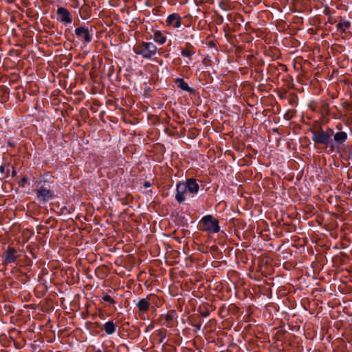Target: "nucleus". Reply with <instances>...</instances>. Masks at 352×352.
I'll list each match as a JSON object with an SVG mask.
<instances>
[{
  "instance_id": "1",
  "label": "nucleus",
  "mask_w": 352,
  "mask_h": 352,
  "mask_svg": "<svg viewBox=\"0 0 352 352\" xmlns=\"http://www.w3.org/2000/svg\"><path fill=\"white\" fill-rule=\"evenodd\" d=\"M200 188L199 181L193 177L186 178L176 184L175 199L179 204H184L190 199L195 197Z\"/></svg>"
},
{
  "instance_id": "2",
  "label": "nucleus",
  "mask_w": 352,
  "mask_h": 352,
  "mask_svg": "<svg viewBox=\"0 0 352 352\" xmlns=\"http://www.w3.org/2000/svg\"><path fill=\"white\" fill-rule=\"evenodd\" d=\"M311 140L316 144L323 145L326 148H329L331 152V138L333 135V129L327 127L324 130L321 126L317 129H311Z\"/></svg>"
},
{
  "instance_id": "3",
  "label": "nucleus",
  "mask_w": 352,
  "mask_h": 352,
  "mask_svg": "<svg viewBox=\"0 0 352 352\" xmlns=\"http://www.w3.org/2000/svg\"><path fill=\"white\" fill-rule=\"evenodd\" d=\"M260 222L263 228H261V226L258 225L256 232L259 234H262L263 231H267L269 232V234L272 232L274 235H279L283 234L284 230L286 232H292L294 230L293 226L289 223H285V221H271L272 230L270 229L267 221Z\"/></svg>"
},
{
  "instance_id": "4",
  "label": "nucleus",
  "mask_w": 352,
  "mask_h": 352,
  "mask_svg": "<svg viewBox=\"0 0 352 352\" xmlns=\"http://www.w3.org/2000/svg\"><path fill=\"white\" fill-rule=\"evenodd\" d=\"M342 124H338L336 125V129L338 130L335 132L333 129V135L331 138V153H336L338 154H341L342 149V146L344 145V143L346 142L348 139V134L346 132L341 131Z\"/></svg>"
},
{
  "instance_id": "5",
  "label": "nucleus",
  "mask_w": 352,
  "mask_h": 352,
  "mask_svg": "<svg viewBox=\"0 0 352 352\" xmlns=\"http://www.w3.org/2000/svg\"><path fill=\"white\" fill-rule=\"evenodd\" d=\"M135 54L141 55L143 58L149 59L155 55L157 47L152 42H142L134 49Z\"/></svg>"
},
{
  "instance_id": "6",
  "label": "nucleus",
  "mask_w": 352,
  "mask_h": 352,
  "mask_svg": "<svg viewBox=\"0 0 352 352\" xmlns=\"http://www.w3.org/2000/svg\"><path fill=\"white\" fill-rule=\"evenodd\" d=\"M320 226V230H318V232L326 235L325 232H328L329 235L336 239L338 237L337 229L338 224L337 221H316Z\"/></svg>"
},
{
  "instance_id": "7",
  "label": "nucleus",
  "mask_w": 352,
  "mask_h": 352,
  "mask_svg": "<svg viewBox=\"0 0 352 352\" xmlns=\"http://www.w3.org/2000/svg\"><path fill=\"white\" fill-rule=\"evenodd\" d=\"M219 221H199L197 228L199 230L206 232L208 234H215L221 232ZM221 232H223L221 230Z\"/></svg>"
},
{
  "instance_id": "8",
  "label": "nucleus",
  "mask_w": 352,
  "mask_h": 352,
  "mask_svg": "<svg viewBox=\"0 0 352 352\" xmlns=\"http://www.w3.org/2000/svg\"><path fill=\"white\" fill-rule=\"evenodd\" d=\"M36 197L42 202H47L54 198V191L43 184L36 190Z\"/></svg>"
},
{
  "instance_id": "9",
  "label": "nucleus",
  "mask_w": 352,
  "mask_h": 352,
  "mask_svg": "<svg viewBox=\"0 0 352 352\" xmlns=\"http://www.w3.org/2000/svg\"><path fill=\"white\" fill-rule=\"evenodd\" d=\"M57 18L56 20L60 23L63 24L65 27L71 25L73 19L70 12L65 8L58 7L56 10Z\"/></svg>"
},
{
  "instance_id": "10",
  "label": "nucleus",
  "mask_w": 352,
  "mask_h": 352,
  "mask_svg": "<svg viewBox=\"0 0 352 352\" xmlns=\"http://www.w3.org/2000/svg\"><path fill=\"white\" fill-rule=\"evenodd\" d=\"M19 256V254H18L17 250L14 248L9 245L3 253V264L8 265L14 263Z\"/></svg>"
},
{
  "instance_id": "11",
  "label": "nucleus",
  "mask_w": 352,
  "mask_h": 352,
  "mask_svg": "<svg viewBox=\"0 0 352 352\" xmlns=\"http://www.w3.org/2000/svg\"><path fill=\"white\" fill-rule=\"evenodd\" d=\"M166 25L175 29L179 28L182 25V17L177 13L169 14L167 16Z\"/></svg>"
},
{
  "instance_id": "12",
  "label": "nucleus",
  "mask_w": 352,
  "mask_h": 352,
  "mask_svg": "<svg viewBox=\"0 0 352 352\" xmlns=\"http://www.w3.org/2000/svg\"><path fill=\"white\" fill-rule=\"evenodd\" d=\"M75 34L78 38H82L87 43H89L92 40V36L87 28L79 27L75 29Z\"/></svg>"
},
{
  "instance_id": "13",
  "label": "nucleus",
  "mask_w": 352,
  "mask_h": 352,
  "mask_svg": "<svg viewBox=\"0 0 352 352\" xmlns=\"http://www.w3.org/2000/svg\"><path fill=\"white\" fill-rule=\"evenodd\" d=\"M175 83L177 87L183 91H185L190 94H195V89L190 87L184 81L183 78H177L175 79Z\"/></svg>"
},
{
  "instance_id": "14",
  "label": "nucleus",
  "mask_w": 352,
  "mask_h": 352,
  "mask_svg": "<svg viewBox=\"0 0 352 352\" xmlns=\"http://www.w3.org/2000/svg\"><path fill=\"white\" fill-rule=\"evenodd\" d=\"M193 49V46L190 43H187L186 44L185 48L182 50L181 55L184 57H186L188 58L189 59H191L192 55L195 54Z\"/></svg>"
},
{
  "instance_id": "15",
  "label": "nucleus",
  "mask_w": 352,
  "mask_h": 352,
  "mask_svg": "<svg viewBox=\"0 0 352 352\" xmlns=\"http://www.w3.org/2000/svg\"><path fill=\"white\" fill-rule=\"evenodd\" d=\"M152 31L153 32L152 38L156 43L162 45L166 42V36L164 35L160 31L154 30H152Z\"/></svg>"
},
{
  "instance_id": "16",
  "label": "nucleus",
  "mask_w": 352,
  "mask_h": 352,
  "mask_svg": "<svg viewBox=\"0 0 352 352\" xmlns=\"http://www.w3.org/2000/svg\"><path fill=\"white\" fill-rule=\"evenodd\" d=\"M103 330L108 335H111L116 332V325L112 320H109L103 324Z\"/></svg>"
},
{
  "instance_id": "17",
  "label": "nucleus",
  "mask_w": 352,
  "mask_h": 352,
  "mask_svg": "<svg viewBox=\"0 0 352 352\" xmlns=\"http://www.w3.org/2000/svg\"><path fill=\"white\" fill-rule=\"evenodd\" d=\"M136 306L140 311L144 313L149 309L150 303L146 299L142 298L136 303Z\"/></svg>"
},
{
  "instance_id": "18",
  "label": "nucleus",
  "mask_w": 352,
  "mask_h": 352,
  "mask_svg": "<svg viewBox=\"0 0 352 352\" xmlns=\"http://www.w3.org/2000/svg\"><path fill=\"white\" fill-rule=\"evenodd\" d=\"M21 235L20 238L21 239V242L23 243H26L31 238L34 232L30 229L24 228L21 231Z\"/></svg>"
},
{
  "instance_id": "19",
  "label": "nucleus",
  "mask_w": 352,
  "mask_h": 352,
  "mask_svg": "<svg viewBox=\"0 0 352 352\" xmlns=\"http://www.w3.org/2000/svg\"><path fill=\"white\" fill-rule=\"evenodd\" d=\"M351 27L350 21H345L344 22L338 23L336 25L337 31L340 33L345 32L347 30H349Z\"/></svg>"
},
{
  "instance_id": "20",
  "label": "nucleus",
  "mask_w": 352,
  "mask_h": 352,
  "mask_svg": "<svg viewBox=\"0 0 352 352\" xmlns=\"http://www.w3.org/2000/svg\"><path fill=\"white\" fill-rule=\"evenodd\" d=\"M177 317V313L175 310H171L168 312L165 316V320L168 322H171Z\"/></svg>"
},
{
  "instance_id": "21",
  "label": "nucleus",
  "mask_w": 352,
  "mask_h": 352,
  "mask_svg": "<svg viewBox=\"0 0 352 352\" xmlns=\"http://www.w3.org/2000/svg\"><path fill=\"white\" fill-rule=\"evenodd\" d=\"M167 331L164 329H162L157 331V335L160 336L159 343H162L164 340L166 338Z\"/></svg>"
},
{
  "instance_id": "22",
  "label": "nucleus",
  "mask_w": 352,
  "mask_h": 352,
  "mask_svg": "<svg viewBox=\"0 0 352 352\" xmlns=\"http://www.w3.org/2000/svg\"><path fill=\"white\" fill-rule=\"evenodd\" d=\"M80 226H78V228L79 230H84L87 233H89L91 232L92 226H88L86 223H83L82 221H80Z\"/></svg>"
},
{
  "instance_id": "23",
  "label": "nucleus",
  "mask_w": 352,
  "mask_h": 352,
  "mask_svg": "<svg viewBox=\"0 0 352 352\" xmlns=\"http://www.w3.org/2000/svg\"><path fill=\"white\" fill-rule=\"evenodd\" d=\"M133 196L131 194H126L125 197V199H124L122 197L120 198V200L121 201L122 204L123 205L128 204L129 202L133 201Z\"/></svg>"
},
{
  "instance_id": "24",
  "label": "nucleus",
  "mask_w": 352,
  "mask_h": 352,
  "mask_svg": "<svg viewBox=\"0 0 352 352\" xmlns=\"http://www.w3.org/2000/svg\"><path fill=\"white\" fill-rule=\"evenodd\" d=\"M190 324L196 328L195 332L200 330L202 323L201 322H197L194 319H191Z\"/></svg>"
},
{
  "instance_id": "25",
  "label": "nucleus",
  "mask_w": 352,
  "mask_h": 352,
  "mask_svg": "<svg viewBox=\"0 0 352 352\" xmlns=\"http://www.w3.org/2000/svg\"><path fill=\"white\" fill-rule=\"evenodd\" d=\"M341 230L343 231L347 230L349 232H352V224L345 223L341 227Z\"/></svg>"
},
{
  "instance_id": "26",
  "label": "nucleus",
  "mask_w": 352,
  "mask_h": 352,
  "mask_svg": "<svg viewBox=\"0 0 352 352\" xmlns=\"http://www.w3.org/2000/svg\"><path fill=\"white\" fill-rule=\"evenodd\" d=\"M102 300L105 302H108L111 304H115L116 301L108 294H105L102 296Z\"/></svg>"
},
{
  "instance_id": "27",
  "label": "nucleus",
  "mask_w": 352,
  "mask_h": 352,
  "mask_svg": "<svg viewBox=\"0 0 352 352\" xmlns=\"http://www.w3.org/2000/svg\"><path fill=\"white\" fill-rule=\"evenodd\" d=\"M28 182V178L25 177H23L21 180L18 182V184L21 187H24L25 184Z\"/></svg>"
},
{
  "instance_id": "28",
  "label": "nucleus",
  "mask_w": 352,
  "mask_h": 352,
  "mask_svg": "<svg viewBox=\"0 0 352 352\" xmlns=\"http://www.w3.org/2000/svg\"><path fill=\"white\" fill-rule=\"evenodd\" d=\"M200 220H217L212 215L208 214L202 217Z\"/></svg>"
},
{
  "instance_id": "29",
  "label": "nucleus",
  "mask_w": 352,
  "mask_h": 352,
  "mask_svg": "<svg viewBox=\"0 0 352 352\" xmlns=\"http://www.w3.org/2000/svg\"><path fill=\"white\" fill-rule=\"evenodd\" d=\"M73 1L72 7L76 8L79 6V2L78 0H72Z\"/></svg>"
},
{
  "instance_id": "30",
  "label": "nucleus",
  "mask_w": 352,
  "mask_h": 352,
  "mask_svg": "<svg viewBox=\"0 0 352 352\" xmlns=\"http://www.w3.org/2000/svg\"><path fill=\"white\" fill-rule=\"evenodd\" d=\"M151 183L149 182V181H146L144 184H143V186L146 188H149L151 186Z\"/></svg>"
},
{
  "instance_id": "31",
  "label": "nucleus",
  "mask_w": 352,
  "mask_h": 352,
  "mask_svg": "<svg viewBox=\"0 0 352 352\" xmlns=\"http://www.w3.org/2000/svg\"><path fill=\"white\" fill-rule=\"evenodd\" d=\"M145 5H146L147 7H152V6H153V3H152L151 0H147V1H146V2H145Z\"/></svg>"
},
{
  "instance_id": "32",
  "label": "nucleus",
  "mask_w": 352,
  "mask_h": 352,
  "mask_svg": "<svg viewBox=\"0 0 352 352\" xmlns=\"http://www.w3.org/2000/svg\"><path fill=\"white\" fill-rule=\"evenodd\" d=\"M153 327H154V326H153L152 324H149V325L146 328V329H145V332H146H146H148L150 329H153Z\"/></svg>"
},
{
  "instance_id": "33",
  "label": "nucleus",
  "mask_w": 352,
  "mask_h": 352,
  "mask_svg": "<svg viewBox=\"0 0 352 352\" xmlns=\"http://www.w3.org/2000/svg\"><path fill=\"white\" fill-rule=\"evenodd\" d=\"M209 46L210 47H214L216 46V43H215V41H210L208 43Z\"/></svg>"
},
{
  "instance_id": "34",
  "label": "nucleus",
  "mask_w": 352,
  "mask_h": 352,
  "mask_svg": "<svg viewBox=\"0 0 352 352\" xmlns=\"http://www.w3.org/2000/svg\"><path fill=\"white\" fill-rule=\"evenodd\" d=\"M3 92L5 94H9V89L8 87H3Z\"/></svg>"
},
{
  "instance_id": "35",
  "label": "nucleus",
  "mask_w": 352,
  "mask_h": 352,
  "mask_svg": "<svg viewBox=\"0 0 352 352\" xmlns=\"http://www.w3.org/2000/svg\"><path fill=\"white\" fill-rule=\"evenodd\" d=\"M5 171H6L5 166L1 165L0 166V173H5Z\"/></svg>"
},
{
  "instance_id": "36",
  "label": "nucleus",
  "mask_w": 352,
  "mask_h": 352,
  "mask_svg": "<svg viewBox=\"0 0 352 352\" xmlns=\"http://www.w3.org/2000/svg\"><path fill=\"white\" fill-rule=\"evenodd\" d=\"M110 222H111V221H104V224H101V227L106 228V227H107V226H108V225H109V224H110Z\"/></svg>"
},
{
  "instance_id": "37",
  "label": "nucleus",
  "mask_w": 352,
  "mask_h": 352,
  "mask_svg": "<svg viewBox=\"0 0 352 352\" xmlns=\"http://www.w3.org/2000/svg\"><path fill=\"white\" fill-rule=\"evenodd\" d=\"M146 195H149V196H152L153 194V190L151 189V190H148L147 192H145Z\"/></svg>"
},
{
  "instance_id": "38",
  "label": "nucleus",
  "mask_w": 352,
  "mask_h": 352,
  "mask_svg": "<svg viewBox=\"0 0 352 352\" xmlns=\"http://www.w3.org/2000/svg\"><path fill=\"white\" fill-rule=\"evenodd\" d=\"M237 18H238V19H239L242 22H243V21H244L243 16L241 14H237Z\"/></svg>"
},
{
  "instance_id": "39",
  "label": "nucleus",
  "mask_w": 352,
  "mask_h": 352,
  "mask_svg": "<svg viewBox=\"0 0 352 352\" xmlns=\"http://www.w3.org/2000/svg\"><path fill=\"white\" fill-rule=\"evenodd\" d=\"M71 29L72 28L70 27L69 28H67L65 31V34H69L71 32Z\"/></svg>"
},
{
  "instance_id": "40",
  "label": "nucleus",
  "mask_w": 352,
  "mask_h": 352,
  "mask_svg": "<svg viewBox=\"0 0 352 352\" xmlns=\"http://www.w3.org/2000/svg\"><path fill=\"white\" fill-rule=\"evenodd\" d=\"M16 175V171L13 168L12 171V177H15Z\"/></svg>"
},
{
  "instance_id": "41",
  "label": "nucleus",
  "mask_w": 352,
  "mask_h": 352,
  "mask_svg": "<svg viewBox=\"0 0 352 352\" xmlns=\"http://www.w3.org/2000/svg\"><path fill=\"white\" fill-rule=\"evenodd\" d=\"M203 317H208L209 316V312H204L201 314Z\"/></svg>"
},
{
  "instance_id": "42",
  "label": "nucleus",
  "mask_w": 352,
  "mask_h": 352,
  "mask_svg": "<svg viewBox=\"0 0 352 352\" xmlns=\"http://www.w3.org/2000/svg\"><path fill=\"white\" fill-rule=\"evenodd\" d=\"M152 12L155 14H157V12H158V8H155L153 9Z\"/></svg>"
},
{
  "instance_id": "43",
  "label": "nucleus",
  "mask_w": 352,
  "mask_h": 352,
  "mask_svg": "<svg viewBox=\"0 0 352 352\" xmlns=\"http://www.w3.org/2000/svg\"><path fill=\"white\" fill-rule=\"evenodd\" d=\"M8 145L10 146H14V143L10 142V141H9V142H8Z\"/></svg>"
},
{
  "instance_id": "44",
  "label": "nucleus",
  "mask_w": 352,
  "mask_h": 352,
  "mask_svg": "<svg viewBox=\"0 0 352 352\" xmlns=\"http://www.w3.org/2000/svg\"><path fill=\"white\" fill-rule=\"evenodd\" d=\"M329 10L325 9V10H324V14L325 15L329 14Z\"/></svg>"
},
{
  "instance_id": "45",
  "label": "nucleus",
  "mask_w": 352,
  "mask_h": 352,
  "mask_svg": "<svg viewBox=\"0 0 352 352\" xmlns=\"http://www.w3.org/2000/svg\"><path fill=\"white\" fill-rule=\"evenodd\" d=\"M5 172L6 173V177H8L10 174V169H7Z\"/></svg>"
},
{
  "instance_id": "46",
  "label": "nucleus",
  "mask_w": 352,
  "mask_h": 352,
  "mask_svg": "<svg viewBox=\"0 0 352 352\" xmlns=\"http://www.w3.org/2000/svg\"><path fill=\"white\" fill-rule=\"evenodd\" d=\"M256 72H257V73H262L263 71H262V69H256Z\"/></svg>"
},
{
  "instance_id": "47",
  "label": "nucleus",
  "mask_w": 352,
  "mask_h": 352,
  "mask_svg": "<svg viewBox=\"0 0 352 352\" xmlns=\"http://www.w3.org/2000/svg\"><path fill=\"white\" fill-rule=\"evenodd\" d=\"M327 23H329V24H333L334 23V22H333L330 19L328 20Z\"/></svg>"
},
{
  "instance_id": "48",
  "label": "nucleus",
  "mask_w": 352,
  "mask_h": 352,
  "mask_svg": "<svg viewBox=\"0 0 352 352\" xmlns=\"http://www.w3.org/2000/svg\"><path fill=\"white\" fill-rule=\"evenodd\" d=\"M94 222L95 223L96 226L100 225V221H94Z\"/></svg>"
},
{
  "instance_id": "49",
  "label": "nucleus",
  "mask_w": 352,
  "mask_h": 352,
  "mask_svg": "<svg viewBox=\"0 0 352 352\" xmlns=\"http://www.w3.org/2000/svg\"><path fill=\"white\" fill-rule=\"evenodd\" d=\"M64 222L65 223V226H67V221H64ZM63 227H64V226H63V225H61V226H60V229H63Z\"/></svg>"
},
{
  "instance_id": "50",
  "label": "nucleus",
  "mask_w": 352,
  "mask_h": 352,
  "mask_svg": "<svg viewBox=\"0 0 352 352\" xmlns=\"http://www.w3.org/2000/svg\"><path fill=\"white\" fill-rule=\"evenodd\" d=\"M95 352H102V351L100 349H97L96 351H95Z\"/></svg>"
},
{
  "instance_id": "51",
  "label": "nucleus",
  "mask_w": 352,
  "mask_h": 352,
  "mask_svg": "<svg viewBox=\"0 0 352 352\" xmlns=\"http://www.w3.org/2000/svg\"><path fill=\"white\" fill-rule=\"evenodd\" d=\"M344 151H348V152H349L350 153H351V150H350L349 148H348L347 150H344Z\"/></svg>"
},
{
  "instance_id": "52",
  "label": "nucleus",
  "mask_w": 352,
  "mask_h": 352,
  "mask_svg": "<svg viewBox=\"0 0 352 352\" xmlns=\"http://www.w3.org/2000/svg\"><path fill=\"white\" fill-rule=\"evenodd\" d=\"M44 222H45V224H48V223H50L51 221H44Z\"/></svg>"
},
{
  "instance_id": "53",
  "label": "nucleus",
  "mask_w": 352,
  "mask_h": 352,
  "mask_svg": "<svg viewBox=\"0 0 352 352\" xmlns=\"http://www.w3.org/2000/svg\"><path fill=\"white\" fill-rule=\"evenodd\" d=\"M212 248L216 250L218 248L217 246H213Z\"/></svg>"
},
{
  "instance_id": "54",
  "label": "nucleus",
  "mask_w": 352,
  "mask_h": 352,
  "mask_svg": "<svg viewBox=\"0 0 352 352\" xmlns=\"http://www.w3.org/2000/svg\"><path fill=\"white\" fill-rule=\"evenodd\" d=\"M240 228H244V226L241 225V226H240Z\"/></svg>"
},
{
  "instance_id": "55",
  "label": "nucleus",
  "mask_w": 352,
  "mask_h": 352,
  "mask_svg": "<svg viewBox=\"0 0 352 352\" xmlns=\"http://www.w3.org/2000/svg\"><path fill=\"white\" fill-rule=\"evenodd\" d=\"M180 220H185V217H183Z\"/></svg>"
},
{
  "instance_id": "56",
  "label": "nucleus",
  "mask_w": 352,
  "mask_h": 352,
  "mask_svg": "<svg viewBox=\"0 0 352 352\" xmlns=\"http://www.w3.org/2000/svg\"><path fill=\"white\" fill-rule=\"evenodd\" d=\"M311 221H309V226H311L312 225L311 224Z\"/></svg>"
},
{
  "instance_id": "57",
  "label": "nucleus",
  "mask_w": 352,
  "mask_h": 352,
  "mask_svg": "<svg viewBox=\"0 0 352 352\" xmlns=\"http://www.w3.org/2000/svg\"><path fill=\"white\" fill-rule=\"evenodd\" d=\"M230 220L233 221V220H235V219L234 218H232Z\"/></svg>"
}]
</instances>
